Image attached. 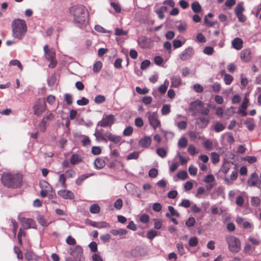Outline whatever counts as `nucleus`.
Wrapping results in <instances>:
<instances>
[{
  "instance_id": "obj_1",
  "label": "nucleus",
  "mask_w": 261,
  "mask_h": 261,
  "mask_svg": "<svg viewBox=\"0 0 261 261\" xmlns=\"http://www.w3.org/2000/svg\"><path fill=\"white\" fill-rule=\"evenodd\" d=\"M70 14L74 17V22L81 27L87 21L88 12L84 6H74L69 9Z\"/></svg>"
},
{
  "instance_id": "obj_2",
  "label": "nucleus",
  "mask_w": 261,
  "mask_h": 261,
  "mask_svg": "<svg viewBox=\"0 0 261 261\" xmlns=\"http://www.w3.org/2000/svg\"><path fill=\"white\" fill-rule=\"evenodd\" d=\"M12 35L16 39L19 40L25 35L28 27L25 20L21 19H15L12 22Z\"/></svg>"
},
{
  "instance_id": "obj_3",
  "label": "nucleus",
  "mask_w": 261,
  "mask_h": 261,
  "mask_svg": "<svg viewBox=\"0 0 261 261\" xmlns=\"http://www.w3.org/2000/svg\"><path fill=\"white\" fill-rule=\"evenodd\" d=\"M2 182L8 188H17L21 186L22 175L20 174L4 173L2 176Z\"/></svg>"
},
{
  "instance_id": "obj_4",
  "label": "nucleus",
  "mask_w": 261,
  "mask_h": 261,
  "mask_svg": "<svg viewBox=\"0 0 261 261\" xmlns=\"http://www.w3.org/2000/svg\"><path fill=\"white\" fill-rule=\"evenodd\" d=\"M189 110L192 112V115L193 116H196L197 114L207 116L210 113L209 108L204 107L203 102L200 100L191 102Z\"/></svg>"
},
{
  "instance_id": "obj_5",
  "label": "nucleus",
  "mask_w": 261,
  "mask_h": 261,
  "mask_svg": "<svg viewBox=\"0 0 261 261\" xmlns=\"http://www.w3.org/2000/svg\"><path fill=\"white\" fill-rule=\"evenodd\" d=\"M225 239L230 251L237 253L240 250L241 242L238 238L232 236H227Z\"/></svg>"
},
{
  "instance_id": "obj_6",
  "label": "nucleus",
  "mask_w": 261,
  "mask_h": 261,
  "mask_svg": "<svg viewBox=\"0 0 261 261\" xmlns=\"http://www.w3.org/2000/svg\"><path fill=\"white\" fill-rule=\"evenodd\" d=\"M46 109V102L44 99L39 98L34 103L33 110L34 115L40 116Z\"/></svg>"
},
{
  "instance_id": "obj_7",
  "label": "nucleus",
  "mask_w": 261,
  "mask_h": 261,
  "mask_svg": "<svg viewBox=\"0 0 261 261\" xmlns=\"http://www.w3.org/2000/svg\"><path fill=\"white\" fill-rule=\"evenodd\" d=\"M45 53V57L46 60L50 63L48 66L49 68H54L56 66L57 62L55 60L56 53L52 49H49L47 45H45L43 48Z\"/></svg>"
},
{
  "instance_id": "obj_8",
  "label": "nucleus",
  "mask_w": 261,
  "mask_h": 261,
  "mask_svg": "<svg viewBox=\"0 0 261 261\" xmlns=\"http://www.w3.org/2000/svg\"><path fill=\"white\" fill-rule=\"evenodd\" d=\"M115 121V117L113 115H107L103 117L102 119L98 123V125L103 127H111Z\"/></svg>"
},
{
  "instance_id": "obj_9",
  "label": "nucleus",
  "mask_w": 261,
  "mask_h": 261,
  "mask_svg": "<svg viewBox=\"0 0 261 261\" xmlns=\"http://www.w3.org/2000/svg\"><path fill=\"white\" fill-rule=\"evenodd\" d=\"M148 120L150 125L154 129L161 126V122L158 119L156 112H148Z\"/></svg>"
},
{
  "instance_id": "obj_10",
  "label": "nucleus",
  "mask_w": 261,
  "mask_h": 261,
  "mask_svg": "<svg viewBox=\"0 0 261 261\" xmlns=\"http://www.w3.org/2000/svg\"><path fill=\"white\" fill-rule=\"evenodd\" d=\"M18 220L21 223L22 227L24 229H29L31 228H36V224L35 221L32 219L25 218L23 217L19 216Z\"/></svg>"
},
{
  "instance_id": "obj_11",
  "label": "nucleus",
  "mask_w": 261,
  "mask_h": 261,
  "mask_svg": "<svg viewBox=\"0 0 261 261\" xmlns=\"http://www.w3.org/2000/svg\"><path fill=\"white\" fill-rule=\"evenodd\" d=\"M138 44L142 48H149L151 47V40L145 36H141L138 39Z\"/></svg>"
},
{
  "instance_id": "obj_12",
  "label": "nucleus",
  "mask_w": 261,
  "mask_h": 261,
  "mask_svg": "<svg viewBox=\"0 0 261 261\" xmlns=\"http://www.w3.org/2000/svg\"><path fill=\"white\" fill-rule=\"evenodd\" d=\"M196 124L199 127V128H204L208 125L210 119L208 118L205 116H200L196 118Z\"/></svg>"
},
{
  "instance_id": "obj_13",
  "label": "nucleus",
  "mask_w": 261,
  "mask_h": 261,
  "mask_svg": "<svg viewBox=\"0 0 261 261\" xmlns=\"http://www.w3.org/2000/svg\"><path fill=\"white\" fill-rule=\"evenodd\" d=\"M247 184L250 187H259V178L256 172L252 173L247 180Z\"/></svg>"
},
{
  "instance_id": "obj_14",
  "label": "nucleus",
  "mask_w": 261,
  "mask_h": 261,
  "mask_svg": "<svg viewBox=\"0 0 261 261\" xmlns=\"http://www.w3.org/2000/svg\"><path fill=\"white\" fill-rule=\"evenodd\" d=\"M241 60L245 63L249 62L251 60V51L249 48L243 49L240 53Z\"/></svg>"
},
{
  "instance_id": "obj_15",
  "label": "nucleus",
  "mask_w": 261,
  "mask_h": 261,
  "mask_svg": "<svg viewBox=\"0 0 261 261\" xmlns=\"http://www.w3.org/2000/svg\"><path fill=\"white\" fill-rule=\"evenodd\" d=\"M83 253L82 248L79 245L74 247L70 252V254L73 256L77 261H80L81 257Z\"/></svg>"
},
{
  "instance_id": "obj_16",
  "label": "nucleus",
  "mask_w": 261,
  "mask_h": 261,
  "mask_svg": "<svg viewBox=\"0 0 261 261\" xmlns=\"http://www.w3.org/2000/svg\"><path fill=\"white\" fill-rule=\"evenodd\" d=\"M194 50L191 47H189L185 49L180 55L179 58L182 61H186L189 59L194 54Z\"/></svg>"
},
{
  "instance_id": "obj_17",
  "label": "nucleus",
  "mask_w": 261,
  "mask_h": 261,
  "mask_svg": "<svg viewBox=\"0 0 261 261\" xmlns=\"http://www.w3.org/2000/svg\"><path fill=\"white\" fill-rule=\"evenodd\" d=\"M146 254L145 249L141 246H137L131 251V255L134 257H140Z\"/></svg>"
},
{
  "instance_id": "obj_18",
  "label": "nucleus",
  "mask_w": 261,
  "mask_h": 261,
  "mask_svg": "<svg viewBox=\"0 0 261 261\" xmlns=\"http://www.w3.org/2000/svg\"><path fill=\"white\" fill-rule=\"evenodd\" d=\"M58 194L66 199H73L74 198V195L71 191L65 189L59 190L58 192Z\"/></svg>"
},
{
  "instance_id": "obj_19",
  "label": "nucleus",
  "mask_w": 261,
  "mask_h": 261,
  "mask_svg": "<svg viewBox=\"0 0 261 261\" xmlns=\"http://www.w3.org/2000/svg\"><path fill=\"white\" fill-rule=\"evenodd\" d=\"M105 136L107 140H108L115 144H118L121 142V137L119 136L114 135L110 132H107L105 133Z\"/></svg>"
},
{
  "instance_id": "obj_20",
  "label": "nucleus",
  "mask_w": 261,
  "mask_h": 261,
  "mask_svg": "<svg viewBox=\"0 0 261 261\" xmlns=\"http://www.w3.org/2000/svg\"><path fill=\"white\" fill-rule=\"evenodd\" d=\"M151 137L145 136L139 140L138 144L140 147L147 148L151 145Z\"/></svg>"
},
{
  "instance_id": "obj_21",
  "label": "nucleus",
  "mask_w": 261,
  "mask_h": 261,
  "mask_svg": "<svg viewBox=\"0 0 261 261\" xmlns=\"http://www.w3.org/2000/svg\"><path fill=\"white\" fill-rule=\"evenodd\" d=\"M232 47L237 50H240L243 47V41L241 38H236L231 42Z\"/></svg>"
},
{
  "instance_id": "obj_22",
  "label": "nucleus",
  "mask_w": 261,
  "mask_h": 261,
  "mask_svg": "<svg viewBox=\"0 0 261 261\" xmlns=\"http://www.w3.org/2000/svg\"><path fill=\"white\" fill-rule=\"evenodd\" d=\"M82 162L81 156L78 154H73L70 158V163L74 165Z\"/></svg>"
},
{
  "instance_id": "obj_23",
  "label": "nucleus",
  "mask_w": 261,
  "mask_h": 261,
  "mask_svg": "<svg viewBox=\"0 0 261 261\" xmlns=\"http://www.w3.org/2000/svg\"><path fill=\"white\" fill-rule=\"evenodd\" d=\"M171 87L177 88L181 84V80L179 76H173L171 79Z\"/></svg>"
},
{
  "instance_id": "obj_24",
  "label": "nucleus",
  "mask_w": 261,
  "mask_h": 261,
  "mask_svg": "<svg viewBox=\"0 0 261 261\" xmlns=\"http://www.w3.org/2000/svg\"><path fill=\"white\" fill-rule=\"evenodd\" d=\"M102 131H103V129H100L99 130H96V131L94 133V136L97 140H101V141L107 142V138L105 136V134H102Z\"/></svg>"
},
{
  "instance_id": "obj_25",
  "label": "nucleus",
  "mask_w": 261,
  "mask_h": 261,
  "mask_svg": "<svg viewBox=\"0 0 261 261\" xmlns=\"http://www.w3.org/2000/svg\"><path fill=\"white\" fill-rule=\"evenodd\" d=\"M94 164L95 168L97 169H101L103 168L106 165L105 161L101 158H97L95 159Z\"/></svg>"
},
{
  "instance_id": "obj_26",
  "label": "nucleus",
  "mask_w": 261,
  "mask_h": 261,
  "mask_svg": "<svg viewBox=\"0 0 261 261\" xmlns=\"http://www.w3.org/2000/svg\"><path fill=\"white\" fill-rule=\"evenodd\" d=\"M191 8L192 11L196 14L200 13L202 11V7L197 1H195L191 4Z\"/></svg>"
},
{
  "instance_id": "obj_27",
  "label": "nucleus",
  "mask_w": 261,
  "mask_h": 261,
  "mask_svg": "<svg viewBox=\"0 0 261 261\" xmlns=\"http://www.w3.org/2000/svg\"><path fill=\"white\" fill-rule=\"evenodd\" d=\"M94 173L85 174L80 176L76 180L75 183L77 185H81L82 182L88 177L94 175Z\"/></svg>"
},
{
  "instance_id": "obj_28",
  "label": "nucleus",
  "mask_w": 261,
  "mask_h": 261,
  "mask_svg": "<svg viewBox=\"0 0 261 261\" xmlns=\"http://www.w3.org/2000/svg\"><path fill=\"white\" fill-rule=\"evenodd\" d=\"M127 231L124 229H119L118 230L111 229L110 230V233L115 236L125 235L127 233Z\"/></svg>"
},
{
  "instance_id": "obj_29",
  "label": "nucleus",
  "mask_w": 261,
  "mask_h": 261,
  "mask_svg": "<svg viewBox=\"0 0 261 261\" xmlns=\"http://www.w3.org/2000/svg\"><path fill=\"white\" fill-rule=\"evenodd\" d=\"M245 11V8L243 6V2H239L237 5V6L234 9V13L236 15H238L241 13H243Z\"/></svg>"
},
{
  "instance_id": "obj_30",
  "label": "nucleus",
  "mask_w": 261,
  "mask_h": 261,
  "mask_svg": "<svg viewBox=\"0 0 261 261\" xmlns=\"http://www.w3.org/2000/svg\"><path fill=\"white\" fill-rule=\"evenodd\" d=\"M169 83V81L167 80H166L164 81V84L161 85L159 87L158 90L161 94H164L166 93L168 87Z\"/></svg>"
},
{
  "instance_id": "obj_31",
  "label": "nucleus",
  "mask_w": 261,
  "mask_h": 261,
  "mask_svg": "<svg viewBox=\"0 0 261 261\" xmlns=\"http://www.w3.org/2000/svg\"><path fill=\"white\" fill-rule=\"evenodd\" d=\"M178 147L181 148H185L188 145V140L185 137H182L178 141Z\"/></svg>"
},
{
  "instance_id": "obj_32",
  "label": "nucleus",
  "mask_w": 261,
  "mask_h": 261,
  "mask_svg": "<svg viewBox=\"0 0 261 261\" xmlns=\"http://www.w3.org/2000/svg\"><path fill=\"white\" fill-rule=\"evenodd\" d=\"M102 63L101 61H97L93 65V71L95 73H98L101 69Z\"/></svg>"
},
{
  "instance_id": "obj_33",
  "label": "nucleus",
  "mask_w": 261,
  "mask_h": 261,
  "mask_svg": "<svg viewBox=\"0 0 261 261\" xmlns=\"http://www.w3.org/2000/svg\"><path fill=\"white\" fill-rule=\"evenodd\" d=\"M89 210L92 214H98L100 211V207L98 204H94L90 206Z\"/></svg>"
},
{
  "instance_id": "obj_34",
  "label": "nucleus",
  "mask_w": 261,
  "mask_h": 261,
  "mask_svg": "<svg viewBox=\"0 0 261 261\" xmlns=\"http://www.w3.org/2000/svg\"><path fill=\"white\" fill-rule=\"evenodd\" d=\"M211 156L212 162L213 164H216L219 162L220 156H219V155L217 153H216L215 152H212Z\"/></svg>"
},
{
  "instance_id": "obj_35",
  "label": "nucleus",
  "mask_w": 261,
  "mask_h": 261,
  "mask_svg": "<svg viewBox=\"0 0 261 261\" xmlns=\"http://www.w3.org/2000/svg\"><path fill=\"white\" fill-rule=\"evenodd\" d=\"M66 177L65 176L64 174H61L59 176V182L61 184L62 186L64 188H66L67 185L66 183Z\"/></svg>"
},
{
  "instance_id": "obj_36",
  "label": "nucleus",
  "mask_w": 261,
  "mask_h": 261,
  "mask_svg": "<svg viewBox=\"0 0 261 261\" xmlns=\"http://www.w3.org/2000/svg\"><path fill=\"white\" fill-rule=\"evenodd\" d=\"M214 127L215 132H220L223 130L225 126L222 123L218 122L214 125Z\"/></svg>"
},
{
  "instance_id": "obj_37",
  "label": "nucleus",
  "mask_w": 261,
  "mask_h": 261,
  "mask_svg": "<svg viewBox=\"0 0 261 261\" xmlns=\"http://www.w3.org/2000/svg\"><path fill=\"white\" fill-rule=\"evenodd\" d=\"M249 241L253 245L258 246L261 244V241L259 238H256L254 237H250L248 238Z\"/></svg>"
},
{
  "instance_id": "obj_38",
  "label": "nucleus",
  "mask_w": 261,
  "mask_h": 261,
  "mask_svg": "<svg viewBox=\"0 0 261 261\" xmlns=\"http://www.w3.org/2000/svg\"><path fill=\"white\" fill-rule=\"evenodd\" d=\"M251 203L253 206H258L260 203V199L257 197H252L251 199Z\"/></svg>"
},
{
  "instance_id": "obj_39",
  "label": "nucleus",
  "mask_w": 261,
  "mask_h": 261,
  "mask_svg": "<svg viewBox=\"0 0 261 261\" xmlns=\"http://www.w3.org/2000/svg\"><path fill=\"white\" fill-rule=\"evenodd\" d=\"M156 153L162 158H165L167 154L166 150L163 148H158L156 149Z\"/></svg>"
},
{
  "instance_id": "obj_40",
  "label": "nucleus",
  "mask_w": 261,
  "mask_h": 261,
  "mask_svg": "<svg viewBox=\"0 0 261 261\" xmlns=\"http://www.w3.org/2000/svg\"><path fill=\"white\" fill-rule=\"evenodd\" d=\"M162 114L163 115H166L170 112V107L169 105H164L162 110Z\"/></svg>"
},
{
  "instance_id": "obj_41",
  "label": "nucleus",
  "mask_w": 261,
  "mask_h": 261,
  "mask_svg": "<svg viewBox=\"0 0 261 261\" xmlns=\"http://www.w3.org/2000/svg\"><path fill=\"white\" fill-rule=\"evenodd\" d=\"M233 80V77L229 74H225L224 77V81L225 84L230 85Z\"/></svg>"
},
{
  "instance_id": "obj_42",
  "label": "nucleus",
  "mask_w": 261,
  "mask_h": 261,
  "mask_svg": "<svg viewBox=\"0 0 261 261\" xmlns=\"http://www.w3.org/2000/svg\"><path fill=\"white\" fill-rule=\"evenodd\" d=\"M133 132V128L129 126L126 127L123 132V135L124 136H130Z\"/></svg>"
},
{
  "instance_id": "obj_43",
  "label": "nucleus",
  "mask_w": 261,
  "mask_h": 261,
  "mask_svg": "<svg viewBox=\"0 0 261 261\" xmlns=\"http://www.w3.org/2000/svg\"><path fill=\"white\" fill-rule=\"evenodd\" d=\"M106 101V98L103 95H97L94 98V101L96 103H102Z\"/></svg>"
},
{
  "instance_id": "obj_44",
  "label": "nucleus",
  "mask_w": 261,
  "mask_h": 261,
  "mask_svg": "<svg viewBox=\"0 0 261 261\" xmlns=\"http://www.w3.org/2000/svg\"><path fill=\"white\" fill-rule=\"evenodd\" d=\"M198 243V240L196 237H193L190 239L189 244L191 247H195Z\"/></svg>"
},
{
  "instance_id": "obj_45",
  "label": "nucleus",
  "mask_w": 261,
  "mask_h": 261,
  "mask_svg": "<svg viewBox=\"0 0 261 261\" xmlns=\"http://www.w3.org/2000/svg\"><path fill=\"white\" fill-rule=\"evenodd\" d=\"M10 65L12 66H17L20 70H23V66L19 61L18 60H12L10 62Z\"/></svg>"
},
{
  "instance_id": "obj_46",
  "label": "nucleus",
  "mask_w": 261,
  "mask_h": 261,
  "mask_svg": "<svg viewBox=\"0 0 261 261\" xmlns=\"http://www.w3.org/2000/svg\"><path fill=\"white\" fill-rule=\"evenodd\" d=\"M136 91L139 94H146L149 92L148 89L146 88H141L140 87H136Z\"/></svg>"
},
{
  "instance_id": "obj_47",
  "label": "nucleus",
  "mask_w": 261,
  "mask_h": 261,
  "mask_svg": "<svg viewBox=\"0 0 261 261\" xmlns=\"http://www.w3.org/2000/svg\"><path fill=\"white\" fill-rule=\"evenodd\" d=\"M64 175L66 178H72L75 175V172L72 169H68L66 171Z\"/></svg>"
},
{
  "instance_id": "obj_48",
  "label": "nucleus",
  "mask_w": 261,
  "mask_h": 261,
  "mask_svg": "<svg viewBox=\"0 0 261 261\" xmlns=\"http://www.w3.org/2000/svg\"><path fill=\"white\" fill-rule=\"evenodd\" d=\"M40 186L42 189H47L52 190L51 187L45 180H43L40 182Z\"/></svg>"
},
{
  "instance_id": "obj_49",
  "label": "nucleus",
  "mask_w": 261,
  "mask_h": 261,
  "mask_svg": "<svg viewBox=\"0 0 261 261\" xmlns=\"http://www.w3.org/2000/svg\"><path fill=\"white\" fill-rule=\"evenodd\" d=\"M158 235L157 232L154 230H151L147 232V237L148 239L152 240Z\"/></svg>"
},
{
  "instance_id": "obj_50",
  "label": "nucleus",
  "mask_w": 261,
  "mask_h": 261,
  "mask_svg": "<svg viewBox=\"0 0 261 261\" xmlns=\"http://www.w3.org/2000/svg\"><path fill=\"white\" fill-rule=\"evenodd\" d=\"M176 126L180 130L185 129L187 127V123L185 121H181L177 123Z\"/></svg>"
},
{
  "instance_id": "obj_51",
  "label": "nucleus",
  "mask_w": 261,
  "mask_h": 261,
  "mask_svg": "<svg viewBox=\"0 0 261 261\" xmlns=\"http://www.w3.org/2000/svg\"><path fill=\"white\" fill-rule=\"evenodd\" d=\"M168 209L170 213L171 216H175L176 217H179V214H178V213L177 211H175V210L172 206H171V205L168 206Z\"/></svg>"
},
{
  "instance_id": "obj_52",
  "label": "nucleus",
  "mask_w": 261,
  "mask_h": 261,
  "mask_svg": "<svg viewBox=\"0 0 261 261\" xmlns=\"http://www.w3.org/2000/svg\"><path fill=\"white\" fill-rule=\"evenodd\" d=\"M97 228H110V225L106 221L98 222Z\"/></svg>"
},
{
  "instance_id": "obj_53",
  "label": "nucleus",
  "mask_w": 261,
  "mask_h": 261,
  "mask_svg": "<svg viewBox=\"0 0 261 261\" xmlns=\"http://www.w3.org/2000/svg\"><path fill=\"white\" fill-rule=\"evenodd\" d=\"M244 203V199L242 196H238L237 197L236 203V204L240 207L243 206V204Z\"/></svg>"
},
{
  "instance_id": "obj_54",
  "label": "nucleus",
  "mask_w": 261,
  "mask_h": 261,
  "mask_svg": "<svg viewBox=\"0 0 261 261\" xmlns=\"http://www.w3.org/2000/svg\"><path fill=\"white\" fill-rule=\"evenodd\" d=\"M65 100L68 105H70L72 103V96L71 94L66 93L64 95Z\"/></svg>"
},
{
  "instance_id": "obj_55",
  "label": "nucleus",
  "mask_w": 261,
  "mask_h": 261,
  "mask_svg": "<svg viewBox=\"0 0 261 261\" xmlns=\"http://www.w3.org/2000/svg\"><path fill=\"white\" fill-rule=\"evenodd\" d=\"M76 103L79 106H85L88 104L89 100L87 98L83 97L81 99L77 100Z\"/></svg>"
},
{
  "instance_id": "obj_56",
  "label": "nucleus",
  "mask_w": 261,
  "mask_h": 261,
  "mask_svg": "<svg viewBox=\"0 0 261 261\" xmlns=\"http://www.w3.org/2000/svg\"><path fill=\"white\" fill-rule=\"evenodd\" d=\"M139 156V152L138 151H134L130 154L127 157V160L137 159Z\"/></svg>"
},
{
  "instance_id": "obj_57",
  "label": "nucleus",
  "mask_w": 261,
  "mask_h": 261,
  "mask_svg": "<svg viewBox=\"0 0 261 261\" xmlns=\"http://www.w3.org/2000/svg\"><path fill=\"white\" fill-rule=\"evenodd\" d=\"M197 41L200 43H204L206 39L204 36L201 33H198L196 36Z\"/></svg>"
},
{
  "instance_id": "obj_58",
  "label": "nucleus",
  "mask_w": 261,
  "mask_h": 261,
  "mask_svg": "<svg viewBox=\"0 0 261 261\" xmlns=\"http://www.w3.org/2000/svg\"><path fill=\"white\" fill-rule=\"evenodd\" d=\"M177 176L180 179L185 180L188 177V174L186 171H181L177 173Z\"/></svg>"
},
{
  "instance_id": "obj_59",
  "label": "nucleus",
  "mask_w": 261,
  "mask_h": 261,
  "mask_svg": "<svg viewBox=\"0 0 261 261\" xmlns=\"http://www.w3.org/2000/svg\"><path fill=\"white\" fill-rule=\"evenodd\" d=\"M244 160L247 161L250 164H253L256 162L257 159L254 156H246L244 158Z\"/></svg>"
},
{
  "instance_id": "obj_60",
  "label": "nucleus",
  "mask_w": 261,
  "mask_h": 261,
  "mask_svg": "<svg viewBox=\"0 0 261 261\" xmlns=\"http://www.w3.org/2000/svg\"><path fill=\"white\" fill-rule=\"evenodd\" d=\"M90 250L92 252H95L97 251V244L95 242H91L88 245Z\"/></svg>"
},
{
  "instance_id": "obj_61",
  "label": "nucleus",
  "mask_w": 261,
  "mask_h": 261,
  "mask_svg": "<svg viewBox=\"0 0 261 261\" xmlns=\"http://www.w3.org/2000/svg\"><path fill=\"white\" fill-rule=\"evenodd\" d=\"M195 222H196V221H195V218L193 217H190L186 222V225L188 227H192L195 225Z\"/></svg>"
},
{
  "instance_id": "obj_62",
  "label": "nucleus",
  "mask_w": 261,
  "mask_h": 261,
  "mask_svg": "<svg viewBox=\"0 0 261 261\" xmlns=\"http://www.w3.org/2000/svg\"><path fill=\"white\" fill-rule=\"evenodd\" d=\"M91 152L94 155H98L101 152V149L99 146H93L91 148Z\"/></svg>"
},
{
  "instance_id": "obj_63",
  "label": "nucleus",
  "mask_w": 261,
  "mask_h": 261,
  "mask_svg": "<svg viewBox=\"0 0 261 261\" xmlns=\"http://www.w3.org/2000/svg\"><path fill=\"white\" fill-rule=\"evenodd\" d=\"M158 174V171L155 168L151 169L148 172V175L151 178L155 177Z\"/></svg>"
},
{
  "instance_id": "obj_64",
  "label": "nucleus",
  "mask_w": 261,
  "mask_h": 261,
  "mask_svg": "<svg viewBox=\"0 0 261 261\" xmlns=\"http://www.w3.org/2000/svg\"><path fill=\"white\" fill-rule=\"evenodd\" d=\"M123 205V201L121 199L119 198L114 203V207L119 210H120Z\"/></svg>"
}]
</instances>
